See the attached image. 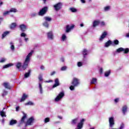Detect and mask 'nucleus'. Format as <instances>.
I'll return each mask as SVG.
<instances>
[{"instance_id": "obj_1", "label": "nucleus", "mask_w": 129, "mask_h": 129, "mask_svg": "<svg viewBox=\"0 0 129 129\" xmlns=\"http://www.w3.org/2000/svg\"><path fill=\"white\" fill-rule=\"evenodd\" d=\"M33 52L34 51L31 50V51L27 55L25 60L22 66L23 70H26V69L28 68V66H29V63L30 62V56L33 55Z\"/></svg>"}, {"instance_id": "obj_2", "label": "nucleus", "mask_w": 129, "mask_h": 129, "mask_svg": "<svg viewBox=\"0 0 129 129\" xmlns=\"http://www.w3.org/2000/svg\"><path fill=\"white\" fill-rule=\"evenodd\" d=\"M72 85L70 87V90H74L75 89V87H78V86H79V84H80V82L79 81V79L74 78L73 79V81L71 83Z\"/></svg>"}, {"instance_id": "obj_3", "label": "nucleus", "mask_w": 129, "mask_h": 129, "mask_svg": "<svg viewBox=\"0 0 129 129\" xmlns=\"http://www.w3.org/2000/svg\"><path fill=\"white\" fill-rule=\"evenodd\" d=\"M47 12H48V7H44L41 10H40V11L38 13V15L39 16H43L44 15H46V14H47Z\"/></svg>"}, {"instance_id": "obj_4", "label": "nucleus", "mask_w": 129, "mask_h": 129, "mask_svg": "<svg viewBox=\"0 0 129 129\" xmlns=\"http://www.w3.org/2000/svg\"><path fill=\"white\" fill-rule=\"evenodd\" d=\"M62 7H63V4L61 2H59L53 6V8L56 12L60 11L62 9Z\"/></svg>"}, {"instance_id": "obj_5", "label": "nucleus", "mask_w": 129, "mask_h": 129, "mask_svg": "<svg viewBox=\"0 0 129 129\" xmlns=\"http://www.w3.org/2000/svg\"><path fill=\"white\" fill-rule=\"evenodd\" d=\"M65 94H64V92H61L59 93V94L56 96L55 98V101H59L60 99L63 98L64 97Z\"/></svg>"}, {"instance_id": "obj_6", "label": "nucleus", "mask_w": 129, "mask_h": 129, "mask_svg": "<svg viewBox=\"0 0 129 129\" xmlns=\"http://www.w3.org/2000/svg\"><path fill=\"white\" fill-rule=\"evenodd\" d=\"M23 116L21 118V119L20 121L19 124H23V123H25V120L26 118H27V114H26L25 112H23Z\"/></svg>"}, {"instance_id": "obj_7", "label": "nucleus", "mask_w": 129, "mask_h": 129, "mask_svg": "<svg viewBox=\"0 0 129 129\" xmlns=\"http://www.w3.org/2000/svg\"><path fill=\"white\" fill-rule=\"evenodd\" d=\"M34 120V119L33 117H31L29 118L26 121V125H31Z\"/></svg>"}, {"instance_id": "obj_8", "label": "nucleus", "mask_w": 129, "mask_h": 129, "mask_svg": "<svg viewBox=\"0 0 129 129\" xmlns=\"http://www.w3.org/2000/svg\"><path fill=\"white\" fill-rule=\"evenodd\" d=\"M109 126L112 127L114 125V119L113 117H111L109 118Z\"/></svg>"}, {"instance_id": "obj_9", "label": "nucleus", "mask_w": 129, "mask_h": 129, "mask_svg": "<svg viewBox=\"0 0 129 129\" xmlns=\"http://www.w3.org/2000/svg\"><path fill=\"white\" fill-rule=\"evenodd\" d=\"M74 27H75V25H72V26H69V25H67L66 27V33H69V32H70V31H71V30L74 29Z\"/></svg>"}, {"instance_id": "obj_10", "label": "nucleus", "mask_w": 129, "mask_h": 129, "mask_svg": "<svg viewBox=\"0 0 129 129\" xmlns=\"http://www.w3.org/2000/svg\"><path fill=\"white\" fill-rule=\"evenodd\" d=\"M54 84L52 86V88H55V87H57V86H59L60 85V82H59V79L56 78L54 80Z\"/></svg>"}, {"instance_id": "obj_11", "label": "nucleus", "mask_w": 129, "mask_h": 129, "mask_svg": "<svg viewBox=\"0 0 129 129\" xmlns=\"http://www.w3.org/2000/svg\"><path fill=\"white\" fill-rule=\"evenodd\" d=\"M100 24V20H94L93 23V28H96V27H97V26H99Z\"/></svg>"}, {"instance_id": "obj_12", "label": "nucleus", "mask_w": 129, "mask_h": 129, "mask_svg": "<svg viewBox=\"0 0 129 129\" xmlns=\"http://www.w3.org/2000/svg\"><path fill=\"white\" fill-rule=\"evenodd\" d=\"M19 28L21 31V32H25L26 30H27V26L25 24H21L19 26Z\"/></svg>"}, {"instance_id": "obj_13", "label": "nucleus", "mask_w": 129, "mask_h": 129, "mask_svg": "<svg viewBox=\"0 0 129 129\" xmlns=\"http://www.w3.org/2000/svg\"><path fill=\"white\" fill-rule=\"evenodd\" d=\"M106 36H107V32H106V31H104L101 35L99 38V41H102V40H103V39H104Z\"/></svg>"}, {"instance_id": "obj_14", "label": "nucleus", "mask_w": 129, "mask_h": 129, "mask_svg": "<svg viewBox=\"0 0 129 129\" xmlns=\"http://www.w3.org/2000/svg\"><path fill=\"white\" fill-rule=\"evenodd\" d=\"M127 111V106L124 105L122 107V112L123 115H125V113Z\"/></svg>"}, {"instance_id": "obj_15", "label": "nucleus", "mask_w": 129, "mask_h": 129, "mask_svg": "<svg viewBox=\"0 0 129 129\" xmlns=\"http://www.w3.org/2000/svg\"><path fill=\"white\" fill-rule=\"evenodd\" d=\"M28 97V95H27L26 94L24 93L23 94V96L20 100V102H23V101H25L26 99H27V98Z\"/></svg>"}, {"instance_id": "obj_16", "label": "nucleus", "mask_w": 129, "mask_h": 129, "mask_svg": "<svg viewBox=\"0 0 129 129\" xmlns=\"http://www.w3.org/2000/svg\"><path fill=\"white\" fill-rule=\"evenodd\" d=\"M17 27V23H13L10 25V29L11 30H14Z\"/></svg>"}, {"instance_id": "obj_17", "label": "nucleus", "mask_w": 129, "mask_h": 129, "mask_svg": "<svg viewBox=\"0 0 129 129\" xmlns=\"http://www.w3.org/2000/svg\"><path fill=\"white\" fill-rule=\"evenodd\" d=\"M47 37L48 39H50V40H53V32H52V31H50L47 33Z\"/></svg>"}, {"instance_id": "obj_18", "label": "nucleus", "mask_w": 129, "mask_h": 129, "mask_svg": "<svg viewBox=\"0 0 129 129\" xmlns=\"http://www.w3.org/2000/svg\"><path fill=\"white\" fill-rule=\"evenodd\" d=\"M18 121L17 120L12 119L10 121L9 125H14L17 124Z\"/></svg>"}, {"instance_id": "obj_19", "label": "nucleus", "mask_w": 129, "mask_h": 129, "mask_svg": "<svg viewBox=\"0 0 129 129\" xmlns=\"http://www.w3.org/2000/svg\"><path fill=\"white\" fill-rule=\"evenodd\" d=\"M78 121V118H75L71 121V124H72V125H75V124H76V123H77Z\"/></svg>"}, {"instance_id": "obj_20", "label": "nucleus", "mask_w": 129, "mask_h": 129, "mask_svg": "<svg viewBox=\"0 0 129 129\" xmlns=\"http://www.w3.org/2000/svg\"><path fill=\"white\" fill-rule=\"evenodd\" d=\"M111 44H112V41H111V40H109L107 42H106L105 44V47H109V46H110V45H111Z\"/></svg>"}, {"instance_id": "obj_21", "label": "nucleus", "mask_w": 129, "mask_h": 129, "mask_svg": "<svg viewBox=\"0 0 129 129\" xmlns=\"http://www.w3.org/2000/svg\"><path fill=\"white\" fill-rule=\"evenodd\" d=\"M3 85L5 88H7V89H11V86L9 84V83H4L3 84Z\"/></svg>"}, {"instance_id": "obj_22", "label": "nucleus", "mask_w": 129, "mask_h": 129, "mask_svg": "<svg viewBox=\"0 0 129 129\" xmlns=\"http://www.w3.org/2000/svg\"><path fill=\"white\" fill-rule=\"evenodd\" d=\"M31 75V70H28L27 73H26L24 75V78H28Z\"/></svg>"}, {"instance_id": "obj_23", "label": "nucleus", "mask_w": 129, "mask_h": 129, "mask_svg": "<svg viewBox=\"0 0 129 129\" xmlns=\"http://www.w3.org/2000/svg\"><path fill=\"white\" fill-rule=\"evenodd\" d=\"M9 34H10V31H5V32H4L2 34V39H4V38L8 36Z\"/></svg>"}, {"instance_id": "obj_24", "label": "nucleus", "mask_w": 129, "mask_h": 129, "mask_svg": "<svg viewBox=\"0 0 129 129\" xmlns=\"http://www.w3.org/2000/svg\"><path fill=\"white\" fill-rule=\"evenodd\" d=\"M14 64L13 63H8L3 66V69H6L7 68H9V67H11V66H13Z\"/></svg>"}, {"instance_id": "obj_25", "label": "nucleus", "mask_w": 129, "mask_h": 129, "mask_svg": "<svg viewBox=\"0 0 129 129\" xmlns=\"http://www.w3.org/2000/svg\"><path fill=\"white\" fill-rule=\"evenodd\" d=\"M88 52V51L86 49H83L82 51V54L84 55V58H85V56L87 55V53Z\"/></svg>"}, {"instance_id": "obj_26", "label": "nucleus", "mask_w": 129, "mask_h": 129, "mask_svg": "<svg viewBox=\"0 0 129 129\" xmlns=\"http://www.w3.org/2000/svg\"><path fill=\"white\" fill-rule=\"evenodd\" d=\"M21 67L23 68V65L22 66V62H17V63L16 64V68H17V69H20Z\"/></svg>"}, {"instance_id": "obj_27", "label": "nucleus", "mask_w": 129, "mask_h": 129, "mask_svg": "<svg viewBox=\"0 0 129 129\" xmlns=\"http://www.w3.org/2000/svg\"><path fill=\"white\" fill-rule=\"evenodd\" d=\"M44 19L45 20V22H51L52 21V18L49 17H44Z\"/></svg>"}, {"instance_id": "obj_28", "label": "nucleus", "mask_w": 129, "mask_h": 129, "mask_svg": "<svg viewBox=\"0 0 129 129\" xmlns=\"http://www.w3.org/2000/svg\"><path fill=\"white\" fill-rule=\"evenodd\" d=\"M122 51H124V48L122 47H119L116 49L117 53H120V52H122Z\"/></svg>"}, {"instance_id": "obj_29", "label": "nucleus", "mask_w": 129, "mask_h": 129, "mask_svg": "<svg viewBox=\"0 0 129 129\" xmlns=\"http://www.w3.org/2000/svg\"><path fill=\"white\" fill-rule=\"evenodd\" d=\"M110 73H111L110 70L105 72V74H104L105 77H108V76H109V75L110 74Z\"/></svg>"}, {"instance_id": "obj_30", "label": "nucleus", "mask_w": 129, "mask_h": 129, "mask_svg": "<svg viewBox=\"0 0 129 129\" xmlns=\"http://www.w3.org/2000/svg\"><path fill=\"white\" fill-rule=\"evenodd\" d=\"M43 26H44V27H45V28H49V23H48V22L45 21L43 23Z\"/></svg>"}, {"instance_id": "obj_31", "label": "nucleus", "mask_w": 129, "mask_h": 129, "mask_svg": "<svg viewBox=\"0 0 129 129\" xmlns=\"http://www.w3.org/2000/svg\"><path fill=\"white\" fill-rule=\"evenodd\" d=\"M9 11L10 13H17V9L15 8H11Z\"/></svg>"}, {"instance_id": "obj_32", "label": "nucleus", "mask_w": 129, "mask_h": 129, "mask_svg": "<svg viewBox=\"0 0 129 129\" xmlns=\"http://www.w3.org/2000/svg\"><path fill=\"white\" fill-rule=\"evenodd\" d=\"M96 81H97V79L93 78L91 82V84H94V83H96Z\"/></svg>"}, {"instance_id": "obj_33", "label": "nucleus", "mask_w": 129, "mask_h": 129, "mask_svg": "<svg viewBox=\"0 0 129 129\" xmlns=\"http://www.w3.org/2000/svg\"><path fill=\"white\" fill-rule=\"evenodd\" d=\"M0 114L2 117H4V116H7V115H6V112H4V111H1L0 112Z\"/></svg>"}, {"instance_id": "obj_34", "label": "nucleus", "mask_w": 129, "mask_h": 129, "mask_svg": "<svg viewBox=\"0 0 129 129\" xmlns=\"http://www.w3.org/2000/svg\"><path fill=\"white\" fill-rule=\"evenodd\" d=\"M6 95H8V91L4 90L3 93H2V96L3 97H5Z\"/></svg>"}, {"instance_id": "obj_35", "label": "nucleus", "mask_w": 129, "mask_h": 129, "mask_svg": "<svg viewBox=\"0 0 129 129\" xmlns=\"http://www.w3.org/2000/svg\"><path fill=\"white\" fill-rule=\"evenodd\" d=\"M70 11H71L72 13H76V12H77V9L74 8H71Z\"/></svg>"}, {"instance_id": "obj_36", "label": "nucleus", "mask_w": 129, "mask_h": 129, "mask_svg": "<svg viewBox=\"0 0 129 129\" xmlns=\"http://www.w3.org/2000/svg\"><path fill=\"white\" fill-rule=\"evenodd\" d=\"M67 38V37H66V35L62 34V37H61L62 41H63V42H64V41H65L66 40Z\"/></svg>"}, {"instance_id": "obj_37", "label": "nucleus", "mask_w": 129, "mask_h": 129, "mask_svg": "<svg viewBox=\"0 0 129 129\" xmlns=\"http://www.w3.org/2000/svg\"><path fill=\"white\" fill-rule=\"evenodd\" d=\"M113 44L114 45H118L119 44V41L117 39L114 40L113 41Z\"/></svg>"}, {"instance_id": "obj_38", "label": "nucleus", "mask_w": 129, "mask_h": 129, "mask_svg": "<svg viewBox=\"0 0 129 129\" xmlns=\"http://www.w3.org/2000/svg\"><path fill=\"white\" fill-rule=\"evenodd\" d=\"M10 13H11L10 11H6L3 13V16H8V15H10Z\"/></svg>"}, {"instance_id": "obj_39", "label": "nucleus", "mask_w": 129, "mask_h": 129, "mask_svg": "<svg viewBox=\"0 0 129 129\" xmlns=\"http://www.w3.org/2000/svg\"><path fill=\"white\" fill-rule=\"evenodd\" d=\"M39 90L40 93H43V88H42V84L39 83Z\"/></svg>"}, {"instance_id": "obj_40", "label": "nucleus", "mask_w": 129, "mask_h": 129, "mask_svg": "<svg viewBox=\"0 0 129 129\" xmlns=\"http://www.w3.org/2000/svg\"><path fill=\"white\" fill-rule=\"evenodd\" d=\"M100 26L101 27H104V26H105V22H104V21H100Z\"/></svg>"}, {"instance_id": "obj_41", "label": "nucleus", "mask_w": 129, "mask_h": 129, "mask_svg": "<svg viewBox=\"0 0 129 129\" xmlns=\"http://www.w3.org/2000/svg\"><path fill=\"white\" fill-rule=\"evenodd\" d=\"M124 54H127L129 52V49L128 48H126L124 49Z\"/></svg>"}, {"instance_id": "obj_42", "label": "nucleus", "mask_w": 129, "mask_h": 129, "mask_svg": "<svg viewBox=\"0 0 129 129\" xmlns=\"http://www.w3.org/2000/svg\"><path fill=\"white\" fill-rule=\"evenodd\" d=\"M49 121H50V118L47 117L45 118L44 119L45 123H47V122H49Z\"/></svg>"}, {"instance_id": "obj_43", "label": "nucleus", "mask_w": 129, "mask_h": 129, "mask_svg": "<svg viewBox=\"0 0 129 129\" xmlns=\"http://www.w3.org/2000/svg\"><path fill=\"white\" fill-rule=\"evenodd\" d=\"M34 103L31 101H29L25 104V105H33Z\"/></svg>"}, {"instance_id": "obj_44", "label": "nucleus", "mask_w": 129, "mask_h": 129, "mask_svg": "<svg viewBox=\"0 0 129 129\" xmlns=\"http://www.w3.org/2000/svg\"><path fill=\"white\" fill-rule=\"evenodd\" d=\"M38 79H39V81H43V78L41 75H39Z\"/></svg>"}, {"instance_id": "obj_45", "label": "nucleus", "mask_w": 129, "mask_h": 129, "mask_svg": "<svg viewBox=\"0 0 129 129\" xmlns=\"http://www.w3.org/2000/svg\"><path fill=\"white\" fill-rule=\"evenodd\" d=\"M123 127H124V124H123V123H122L120 124V126L119 128H117V129H123Z\"/></svg>"}, {"instance_id": "obj_46", "label": "nucleus", "mask_w": 129, "mask_h": 129, "mask_svg": "<svg viewBox=\"0 0 129 129\" xmlns=\"http://www.w3.org/2000/svg\"><path fill=\"white\" fill-rule=\"evenodd\" d=\"M110 9V7H109V6H107V7H106L104 8V11H108Z\"/></svg>"}, {"instance_id": "obj_47", "label": "nucleus", "mask_w": 129, "mask_h": 129, "mask_svg": "<svg viewBox=\"0 0 129 129\" xmlns=\"http://www.w3.org/2000/svg\"><path fill=\"white\" fill-rule=\"evenodd\" d=\"M4 62H6V58H2L1 60H0V63H4Z\"/></svg>"}, {"instance_id": "obj_48", "label": "nucleus", "mask_w": 129, "mask_h": 129, "mask_svg": "<svg viewBox=\"0 0 129 129\" xmlns=\"http://www.w3.org/2000/svg\"><path fill=\"white\" fill-rule=\"evenodd\" d=\"M67 69V67H62L61 68V71H64L65 70H66Z\"/></svg>"}, {"instance_id": "obj_49", "label": "nucleus", "mask_w": 129, "mask_h": 129, "mask_svg": "<svg viewBox=\"0 0 129 129\" xmlns=\"http://www.w3.org/2000/svg\"><path fill=\"white\" fill-rule=\"evenodd\" d=\"M78 67H81V66H82V62L79 61L78 62Z\"/></svg>"}, {"instance_id": "obj_50", "label": "nucleus", "mask_w": 129, "mask_h": 129, "mask_svg": "<svg viewBox=\"0 0 129 129\" xmlns=\"http://www.w3.org/2000/svg\"><path fill=\"white\" fill-rule=\"evenodd\" d=\"M99 72H100V74H102V73H103V69H102V68H101L100 69Z\"/></svg>"}, {"instance_id": "obj_51", "label": "nucleus", "mask_w": 129, "mask_h": 129, "mask_svg": "<svg viewBox=\"0 0 129 129\" xmlns=\"http://www.w3.org/2000/svg\"><path fill=\"white\" fill-rule=\"evenodd\" d=\"M21 36L22 37H26V34L25 33L23 32L21 33Z\"/></svg>"}, {"instance_id": "obj_52", "label": "nucleus", "mask_w": 129, "mask_h": 129, "mask_svg": "<svg viewBox=\"0 0 129 129\" xmlns=\"http://www.w3.org/2000/svg\"><path fill=\"white\" fill-rule=\"evenodd\" d=\"M11 50H15V46L14 45H12L11 46Z\"/></svg>"}, {"instance_id": "obj_53", "label": "nucleus", "mask_w": 129, "mask_h": 129, "mask_svg": "<svg viewBox=\"0 0 129 129\" xmlns=\"http://www.w3.org/2000/svg\"><path fill=\"white\" fill-rule=\"evenodd\" d=\"M55 74H56V72L53 71V72H52L51 73L50 75H51V76H53V75H55Z\"/></svg>"}, {"instance_id": "obj_54", "label": "nucleus", "mask_w": 129, "mask_h": 129, "mask_svg": "<svg viewBox=\"0 0 129 129\" xmlns=\"http://www.w3.org/2000/svg\"><path fill=\"white\" fill-rule=\"evenodd\" d=\"M118 100H119V99L118 98H116L114 99V102L116 103H117V102H118Z\"/></svg>"}, {"instance_id": "obj_55", "label": "nucleus", "mask_w": 129, "mask_h": 129, "mask_svg": "<svg viewBox=\"0 0 129 129\" xmlns=\"http://www.w3.org/2000/svg\"><path fill=\"white\" fill-rule=\"evenodd\" d=\"M40 69H41V70H44V69H45V67H44V66H41L40 67Z\"/></svg>"}, {"instance_id": "obj_56", "label": "nucleus", "mask_w": 129, "mask_h": 129, "mask_svg": "<svg viewBox=\"0 0 129 129\" xmlns=\"http://www.w3.org/2000/svg\"><path fill=\"white\" fill-rule=\"evenodd\" d=\"M19 109H20V107L19 106L16 107V111H19Z\"/></svg>"}, {"instance_id": "obj_57", "label": "nucleus", "mask_w": 129, "mask_h": 129, "mask_svg": "<svg viewBox=\"0 0 129 129\" xmlns=\"http://www.w3.org/2000/svg\"><path fill=\"white\" fill-rule=\"evenodd\" d=\"M81 3H82L83 4H85L86 2L85 0H81Z\"/></svg>"}, {"instance_id": "obj_58", "label": "nucleus", "mask_w": 129, "mask_h": 129, "mask_svg": "<svg viewBox=\"0 0 129 129\" xmlns=\"http://www.w3.org/2000/svg\"><path fill=\"white\" fill-rule=\"evenodd\" d=\"M3 5H4V3L2 2H0V7H2V6H3Z\"/></svg>"}, {"instance_id": "obj_59", "label": "nucleus", "mask_w": 129, "mask_h": 129, "mask_svg": "<svg viewBox=\"0 0 129 129\" xmlns=\"http://www.w3.org/2000/svg\"><path fill=\"white\" fill-rule=\"evenodd\" d=\"M61 62H64V58L63 57H62L61 59H60Z\"/></svg>"}, {"instance_id": "obj_60", "label": "nucleus", "mask_w": 129, "mask_h": 129, "mask_svg": "<svg viewBox=\"0 0 129 129\" xmlns=\"http://www.w3.org/2000/svg\"><path fill=\"white\" fill-rule=\"evenodd\" d=\"M28 40H29V38H25V41L26 42H27V41H28Z\"/></svg>"}, {"instance_id": "obj_61", "label": "nucleus", "mask_w": 129, "mask_h": 129, "mask_svg": "<svg viewBox=\"0 0 129 129\" xmlns=\"http://www.w3.org/2000/svg\"><path fill=\"white\" fill-rule=\"evenodd\" d=\"M58 118H59L60 119H62V116H58Z\"/></svg>"}, {"instance_id": "obj_62", "label": "nucleus", "mask_w": 129, "mask_h": 129, "mask_svg": "<svg viewBox=\"0 0 129 129\" xmlns=\"http://www.w3.org/2000/svg\"><path fill=\"white\" fill-rule=\"evenodd\" d=\"M2 122L3 123H5V119H3L2 120Z\"/></svg>"}, {"instance_id": "obj_63", "label": "nucleus", "mask_w": 129, "mask_h": 129, "mask_svg": "<svg viewBox=\"0 0 129 129\" xmlns=\"http://www.w3.org/2000/svg\"><path fill=\"white\" fill-rule=\"evenodd\" d=\"M126 36L127 38H128V37H129V33H127Z\"/></svg>"}, {"instance_id": "obj_64", "label": "nucleus", "mask_w": 129, "mask_h": 129, "mask_svg": "<svg viewBox=\"0 0 129 129\" xmlns=\"http://www.w3.org/2000/svg\"><path fill=\"white\" fill-rule=\"evenodd\" d=\"M80 26H81V27H83V26H84V25H83V24H80Z\"/></svg>"}]
</instances>
